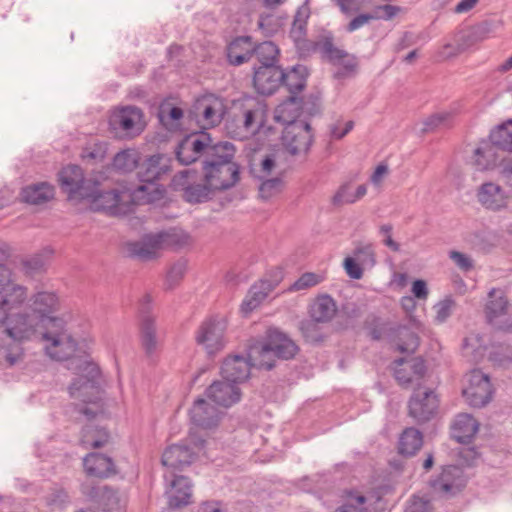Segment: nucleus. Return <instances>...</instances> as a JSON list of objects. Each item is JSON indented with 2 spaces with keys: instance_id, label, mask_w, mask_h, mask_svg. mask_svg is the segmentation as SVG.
Returning a JSON list of instances; mask_svg holds the SVG:
<instances>
[{
  "instance_id": "nucleus-1",
  "label": "nucleus",
  "mask_w": 512,
  "mask_h": 512,
  "mask_svg": "<svg viewBox=\"0 0 512 512\" xmlns=\"http://www.w3.org/2000/svg\"><path fill=\"white\" fill-rule=\"evenodd\" d=\"M69 368L75 369L78 375L69 386L70 396L83 402V405H76L75 409L88 419H92L102 410L99 404L101 400L99 368L95 363L85 359L72 360Z\"/></svg>"
},
{
  "instance_id": "nucleus-2",
  "label": "nucleus",
  "mask_w": 512,
  "mask_h": 512,
  "mask_svg": "<svg viewBox=\"0 0 512 512\" xmlns=\"http://www.w3.org/2000/svg\"><path fill=\"white\" fill-rule=\"evenodd\" d=\"M203 161L204 181L216 190L233 187L239 180V166L233 161L235 149L230 142H219Z\"/></svg>"
},
{
  "instance_id": "nucleus-3",
  "label": "nucleus",
  "mask_w": 512,
  "mask_h": 512,
  "mask_svg": "<svg viewBox=\"0 0 512 512\" xmlns=\"http://www.w3.org/2000/svg\"><path fill=\"white\" fill-rule=\"evenodd\" d=\"M299 347L285 333L276 328L267 330L265 341H254L248 346L250 360L257 368L271 370L275 359L290 360L296 356Z\"/></svg>"
},
{
  "instance_id": "nucleus-4",
  "label": "nucleus",
  "mask_w": 512,
  "mask_h": 512,
  "mask_svg": "<svg viewBox=\"0 0 512 512\" xmlns=\"http://www.w3.org/2000/svg\"><path fill=\"white\" fill-rule=\"evenodd\" d=\"M48 344L47 354L58 361L70 359L76 351V341L67 333L63 319H53L48 330L43 332V339Z\"/></svg>"
},
{
  "instance_id": "nucleus-5",
  "label": "nucleus",
  "mask_w": 512,
  "mask_h": 512,
  "mask_svg": "<svg viewBox=\"0 0 512 512\" xmlns=\"http://www.w3.org/2000/svg\"><path fill=\"white\" fill-rule=\"evenodd\" d=\"M53 319L39 318L36 314L18 313L6 321V333L14 340H28L33 336H41L48 330Z\"/></svg>"
},
{
  "instance_id": "nucleus-6",
  "label": "nucleus",
  "mask_w": 512,
  "mask_h": 512,
  "mask_svg": "<svg viewBox=\"0 0 512 512\" xmlns=\"http://www.w3.org/2000/svg\"><path fill=\"white\" fill-rule=\"evenodd\" d=\"M225 112L223 101L213 95L206 94L197 98L189 109V117L202 128H212L221 123Z\"/></svg>"
},
{
  "instance_id": "nucleus-7",
  "label": "nucleus",
  "mask_w": 512,
  "mask_h": 512,
  "mask_svg": "<svg viewBox=\"0 0 512 512\" xmlns=\"http://www.w3.org/2000/svg\"><path fill=\"white\" fill-rule=\"evenodd\" d=\"M112 130L122 138H134L145 129L143 111L135 106H125L115 110L109 120Z\"/></svg>"
},
{
  "instance_id": "nucleus-8",
  "label": "nucleus",
  "mask_w": 512,
  "mask_h": 512,
  "mask_svg": "<svg viewBox=\"0 0 512 512\" xmlns=\"http://www.w3.org/2000/svg\"><path fill=\"white\" fill-rule=\"evenodd\" d=\"M233 106L237 111L236 117L242 122L247 133L255 134L264 126L267 113L264 101L256 97L244 96L234 101Z\"/></svg>"
},
{
  "instance_id": "nucleus-9",
  "label": "nucleus",
  "mask_w": 512,
  "mask_h": 512,
  "mask_svg": "<svg viewBox=\"0 0 512 512\" xmlns=\"http://www.w3.org/2000/svg\"><path fill=\"white\" fill-rule=\"evenodd\" d=\"M93 190V195L86 199L91 201L94 210L103 211L112 216L126 215L132 211L133 203L128 193H120L117 190L102 192L98 189L96 182Z\"/></svg>"
},
{
  "instance_id": "nucleus-10",
  "label": "nucleus",
  "mask_w": 512,
  "mask_h": 512,
  "mask_svg": "<svg viewBox=\"0 0 512 512\" xmlns=\"http://www.w3.org/2000/svg\"><path fill=\"white\" fill-rule=\"evenodd\" d=\"M211 148H215L212 138L206 132L192 133L185 136L175 149L179 163L189 165L201 156L207 159L211 155Z\"/></svg>"
},
{
  "instance_id": "nucleus-11",
  "label": "nucleus",
  "mask_w": 512,
  "mask_h": 512,
  "mask_svg": "<svg viewBox=\"0 0 512 512\" xmlns=\"http://www.w3.org/2000/svg\"><path fill=\"white\" fill-rule=\"evenodd\" d=\"M314 135L308 122H290L284 128L282 142L291 155H306L313 143Z\"/></svg>"
},
{
  "instance_id": "nucleus-12",
  "label": "nucleus",
  "mask_w": 512,
  "mask_h": 512,
  "mask_svg": "<svg viewBox=\"0 0 512 512\" xmlns=\"http://www.w3.org/2000/svg\"><path fill=\"white\" fill-rule=\"evenodd\" d=\"M462 394L472 407L481 408L487 405L493 395L488 375L478 369L472 370L467 375V385L463 388Z\"/></svg>"
},
{
  "instance_id": "nucleus-13",
  "label": "nucleus",
  "mask_w": 512,
  "mask_h": 512,
  "mask_svg": "<svg viewBox=\"0 0 512 512\" xmlns=\"http://www.w3.org/2000/svg\"><path fill=\"white\" fill-rule=\"evenodd\" d=\"M59 182L69 199H86L93 195L94 181L85 179L78 165H69L59 172Z\"/></svg>"
},
{
  "instance_id": "nucleus-14",
  "label": "nucleus",
  "mask_w": 512,
  "mask_h": 512,
  "mask_svg": "<svg viewBox=\"0 0 512 512\" xmlns=\"http://www.w3.org/2000/svg\"><path fill=\"white\" fill-rule=\"evenodd\" d=\"M467 478L461 467L449 465L431 479L430 486L435 494L442 498H451L459 493L466 485Z\"/></svg>"
},
{
  "instance_id": "nucleus-15",
  "label": "nucleus",
  "mask_w": 512,
  "mask_h": 512,
  "mask_svg": "<svg viewBox=\"0 0 512 512\" xmlns=\"http://www.w3.org/2000/svg\"><path fill=\"white\" fill-rule=\"evenodd\" d=\"M224 319L211 318L204 321L196 333V342L204 347L209 355L221 351L226 344Z\"/></svg>"
},
{
  "instance_id": "nucleus-16",
  "label": "nucleus",
  "mask_w": 512,
  "mask_h": 512,
  "mask_svg": "<svg viewBox=\"0 0 512 512\" xmlns=\"http://www.w3.org/2000/svg\"><path fill=\"white\" fill-rule=\"evenodd\" d=\"M439 406L437 395L432 389H415L409 403V415L417 422L429 421L436 413Z\"/></svg>"
},
{
  "instance_id": "nucleus-17",
  "label": "nucleus",
  "mask_w": 512,
  "mask_h": 512,
  "mask_svg": "<svg viewBox=\"0 0 512 512\" xmlns=\"http://www.w3.org/2000/svg\"><path fill=\"white\" fill-rule=\"evenodd\" d=\"M509 303L501 289L493 288L488 293L485 306L487 321L497 329L505 330L511 326L508 317Z\"/></svg>"
},
{
  "instance_id": "nucleus-18",
  "label": "nucleus",
  "mask_w": 512,
  "mask_h": 512,
  "mask_svg": "<svg viewBox=\"0 0 512 512\" xmlns=\"http://www.w3.org/2000/svg\"><path fill=\"white\" fill-rule=\"evenodd\" d=\"M284 70L278 65L254 67L253 85L262 95H272L281 85Z\"/></svg>"
},
{
  "instance_id": "nucleus-19",
  "label": "nucleus",
  "mask_w": 512,
  "mask_h": 512,
  "mask_svg": "<svg viewBox=\"0 0 512 512\" xmlns=\"http://www.w3.org/2000/svg\"><path fill=\"white\" fill-rule=\"evenodd\" d=\"M251 367L257 366L252 363L248 354L247 358L240 355L227 357L221 366V375L225 381L235 385L248 379Z\"/></svg>"
},
{
  "instance_id": "nucleus-20",
  "label": "nucleus",
  "mask_w": 512,
  "mask_h": 512,
  "mask_svg": "<svg viewBox=\"0 0 512 512\" xmlns=\"http://www.w3.org/2000/svg\"><path fill=\"white\" fill-rule=\"evenodd\" d=\"M194 448L186 444H175L169 446L162 455L163 466L172 470H182L189 466L195 459Z\"/></svg>"
},
{
  "instance_id": "nucleus-21",
  "label": "nucleus",
  "mask_w": 512,
  "mask_h": 512,
  "mask_svg": "<svg viewBox=\"0 0 512 512\" xmlns=\"http://www.w3.org/2000/svg\"><path fill=\"white\" fill-rule=\"evenodd\" d=\"M190 419L197 427L211 429L218 425L220 412L205 399H198L190 410Z\"/></svg>"
},
{
  "instance_id": "nucleus-22",
  "label": "nucleus",
  "mask_w": 512,
  "mask_h": 512,
  "mask_svg": "<svg viewBox=\"0 0 512 512\" xmlns=\"http://www.w3.org/2000/svg\"><path fill=\"white\" fill-rule=\"evenodd\" d=\"M207 397L214 403L230 407L240 400V390L227 381H215L206 390Z\"/></svg>"
},
{
  "instance_id": "nucleus-23",
  "label": "nucleus",
  "mask_w": 512,
  "mask_h": 512,
  "mask_svg": "<svg viewBox=\"0 0 512 512\" xmlns=\"http://www.w3.org/2000/svg\"><path fill=\"white\" fill-rule=\"evenodd\" d=\"M191 482L185 476H176L171 481L169 490L166 491L168 505L172 509L182 508L191 503Z\"/></svg>"
},
{
  "instance_id": "nucleus-24",
  "label": "nucleus",
  "mask_w": 512,
  "mask_h": 512,
  "mask_svg": "<svg viewBox=\"0 0 512 512\" xmlns=\"http://www.w3.org/2000/svg\"><path fill=\"white\" fill-rule=\"evenodd\" d=\"M83 467L90 477L107 478L115 473L112 459L101 453H90L83 459Z\"/></svg>"
},
{
  "instance_id": "nucleus-25",
  "label": "nucleus",
  "mask_w": 512,
  "mask_h": 512,
  "mask_svg": "<svg viewBox=\"0 0 512 512\" xmlns=\"http://www.w3.org/2000/svg\"><path fill=\"white\" fill-rule=\"evenodd\" d=\"M167 158L162 154L152 155L146 159L138 170V178L143 183H153L168 171Z\"/></svg>"
},
{
  "instance_id": "nucleus-26",
  "label": "nucleus",
  "mask_w": 512,
  "mask_h": 512,
  "mask_svg": "<svg viewBox=\"0 0 512 512\" xmlns=\"http://www.w3.org/2000/svg\"><path fill=\"white\" fill-rule=\"evenodd\" d=\"M251 37L242 36L234 39L227 47V58L230 64L239 66L248 62L253 56Z\"/></svg>"
},
{
  "instance_id": "nucleus-27",
  "label": "nucleus",
  "mask_w": 512,
  "mask_h": 512,
  "mask_svg": "<svg viewBox=\"0 0 512 512\" xmlns=\"http://www.w3.org/2000/svg\"><path fill=\"white\" fill-rule=\"evenodd\" d=\"M478 201L487 209L499 210L506 205L502 188L492 182L484 183L477 193Z\"/></svg>"
},
{
  "instance_id": "nucleus-28",
  "label": "nucleus",
  "mask_w": 512,
  "mask_h": 512,
  "mask_svg": "<svg viewBox=\"0 0 512 512\" xmlns=\"http://www.w3.org/2000/svg\"><path fill=\"white\" fill-rule=\"evenodd\" d=\"M32 313L39 318L60 319L52 316L58 309V298L52 292H39L31 298Z\"/></svg>"
},
{
  "instance_id": "nucleus-29",
  "label": "nucleus",
  "mask_w": 512,
  "mask_h": 512,
  "mask_svg": "<svg viewBox=\"0 0 512 512\" xmlns=\"http://www.w3.org/2000/svg\"><path fill=\"white\" fill-rule=\"evenodd\" d=\"M161 248H163L161 237L155 234L145 237L142 241L131 243L129 252L140 260L147 261L156 258Z\"/></svg>"
},
{
  "instance_id": "nucleus-30",
  "label": "nucleus",
  "mask_w": 512,
  "mask_h": 512,
  "mask_svg": "<svg viewBox=\"0 0 512 512\" xmlns=\"http://www.w3.org/2000/svg\"><path fill=\"white\" fill-rule=\"evenodd\" d=\"M307 76V68L303 65H296L288 72L284 71L282 85L286 86L290 93L288 97L290 102L297 101L296 95L305 88Z\"/></svg>"
},
{
  "instance_id": "nucleus-31",
  "label": "nucleus",
  "mask_w": 512,
  "mask_h": 512,
  "mask_svg": "<svg viewBox=\"0 0 512 512\" xmlns=\"http://www.w3.org/2000/svg\"><path fill=\"white\" fill-rule=\"evenodd\" d=\"M479 428L478 422L469 414H459L452 426V436L459 443H469Z\"/></svg>"
},
{
  "instance_id": "nucleus-32",
  "label": "nucleus",
  "mask_w": 512,
  "mask_h": 512,
  "mask_svg": "<svg viewBox=\"0 0 512 512\" xmlns=\"http://www.w3.org/2000/svg\"><path fill=\"white\" fill-rule=\"evenodd\" d=\"M141 345L146 355L151 356L158 347V338L156 334L155 318L150 314L142 316L140 324Z\"/></svg>"
},
{
  "instance_id": "nucleus-33",
  "label": "nucleus",
  "mask_w": 512,
  "mask_h": 512,
  "mask_svg": "<svg viewBox=\"0 0 512 512\" xmlns=\"http://www.w3.org/2000/svg\"><path fill=\"white\" fill-rule=\"evenodd\" d=\"M27 299V288L14 283H9L0 288V301L7 313L21 306Z\"/></svg>"
},
{
  "instance_id": "nucleus-34",
  "label": "nucleus",
  "mask_w": 512,
  "mask_h": 512,
  "mask_svg": "<svg viewBox=\"0 0 512 512\" xmlns=\"http://www.w3.org/2000/svg\"><path fill=\"white\" fill-rule=\"evenodd\" d=\"M109 440V434L105 428L90 422L86 424L81 433L80 443L86 448H100Z\"/></svg>"
},
{
  "instance_id": "nucleus-35",
  "label": "nucleus",
  "mask_w": 512,
  "mask_h": 512,
  "mask_svg": "<svg viewBox=\"0 0 512 512\" xmlns=\"http://www.w3.org/2000/svg\"><path fill=\"white\" fill-rule=\"evenodd\" d=\"M21 195L25 202L40 205L53 198L54 188L50 184L42 182L25 187Z\"/></svg>"
},
{
  "instance_id": "nucleus-36",
  "label": "nucleus",
  "mask_w": 512,
  "mask_h": 512,
  "mask_svg": "<svg viewBox=\"0 0 512 512\" xmlns=\"http://www.w3.org/2000/svg\"><path fill=\"white\" fill-rule=\"evenodd\" d=\"M337 312L335 301L332 297L324 295L318 297L311 307V317L315 322L326 323L333 319Z\"/></svg>"
},
{
  "instance_id": "nucleus-37",
  "label": "nucleus",
  "mask_w": 512,
  "mask_h": 512,
  "mask_svg": "<svg viewBox=\"0 0 512 512\" xmlns=\"http://www.w3.org/2000/svg\"><path fill=\"white\" fill-rule=\"evenodd\" d=\"M157 116L166 129L173 130L179 127L184 111L182 108L174 106L171 101L164 100L159 105Z\"/></svg>"
},
{
  "instance_id": "nucleus-38",
  "label": "nucleus",
  "mask_w": 512,
  "mask_h": 512,
  "mask_svg": "<svg viewBox=\"0 0 512 512\" xmlns=\"http://www.w3.org/2000/svg\"><path fill=\"white\" fill-rule=\"evenodd\" d=\"M423 445V435L415 428H407L399 438V453L405 456H413Z\"/></svg>"
},
{
  "instance_id": "nucleus-39",
  "label": "nucleus",
  "mask_w": 512,
  "mask_h": 512,
  "mask_svg": "<svg viewBox=\"0 0 512 512\" xmlns=\"http://www.w3.org/2000/svg\"><path fill=\"white\" fill-rule=\"evenodd\" d=\"M497 159L496 147L492 143L485 144L475 149L472 164L476 170L484 171L493 168Z\"/></svg>"
},
{
  "instance_id": "nucleus-40",
  "label": "nucleus",
  "mask_w": 512,
  "mask_h": 512,
  "mask_svg": "<svg viewBox=\"0 0 512 512\" xmlns=\"http://www.w3.org/2000/svg\"><path fill=\"white\" fill-rule=\"evenodd\" d=\"M486 352V345L483 337L476 333H471L464 338L462 343V353L469 360L478 362Z\"/></svg>"
},
{
  "instance_id": "nucleus-41",
  "label": "nucleus",
  "mask_w": 512,
  "mask_h": 512,
  "mask_svg": "<svg viewBox=\"0 0 512 512\" xmlns=\"http://www.w3.org/2000/svg\"><path fill=\"white\" fill-rule=\"evenodd\" d=\"M271 291V285L268 281H261L253 285L242 303V311L249 313L253 311L267 297Z\"/></svg>"
},
{
  "instance_id": "nucleus-42",
  "label": "nucleus",
  "mask_w": 512,
  "mask_h": 512,
  "mask_svg": "<svg viewBox=\"0 0 512 512\" xmlns=\"http://www.w3.org/2000/svg\"><path fill=\"white\" fill-rule=\"evenodd\" d=\"M279 49L272 41H264L253 47V55L256 56L259 66L277 65Z\"/></svg>"
},
{
  "instance_id": "nucleus-43",
  "label": "nucleus",
  "mask_w": 512,
  "mask_h": 512,
  "mask_svg": "<svg viewBox=\"0 0 512 512\" xmlns=\"http://www.w3.org/2000/svg\"><path fill=\"white\" fill-rule=\"evenodd\" d=\"M139 162L137 151L126 149L118 152L113 158V167L121 173L133 171Z\"/></svg>"
},
{
  "instance_id": "nucleus-44",
  "label": "nucleus",
  "mask_w": 512,
  "mask_h": 512,
  "mask_svg": "<svg viewBox=\"0 0 512 512\" xmlns=\"http://www.w3.org/2000/svg\"><path fill=\"white\" fill-rule=\"evenodd\" d=\"M508 125H512V120L491 131L489 137L496 148L512 152V131L509 130Z\"/></svg>"
},
{
  "instance_id": "nucleus-45",
  "label": "nucleus",
  "mask_w": 512,
  "mask_h": 512,
  "mask_svg": "<svg viewBox=\"0 0 512 512\" xmlns=\"http://www.w3.org/2000/svg\"><path fill=\"white\" fill-rule=\"evenodd\" d=\"M161 237L163 247L171 246L175 249H181L192 244L191 236L183 230H172L158 233Z\"/></svg>"
},
{
  "instance_id": "nucleus-46",
  "label": "nucleus",
  "mask_w": 512,
  "mask_h": 512,
  "mask_svg": "<svg viewBox=\"0 0 512 512\" xmlns=\"http://www.w3.org/2000/svg\"><path fill=\"white\" fill-rule=\"evenodd\" d=\"M397 336L399 338L397 347L400 352L413 353L418 348L419 337L409 328L399 326L397 328Z\"/></svg>"
},
{
  "instance_id": "nucleus-47",
  "label": "nucleus",
  "mask_w": 512,
  "mask_h": 512,
  "mask_svg": "<svg viewBox=\"0 0 512 512\" xmlns=\"http://www.w3.org/2000/svg\"><path fill=\"white\" fill-rule=\"evenodd\" d=\"M98 500L107 512H116L121 509L123 504L120 493L108 486L102 487Z\"/></svg>"
},
{
  "instance_id": "nucleus-48",
  "label": "nucleus",
  "mask_w": 512,
  "mask_h": 512,
  "mask_svg": "<svg viewBox=\"0 0 512 512\" xmlns=\"http://www.w3.org/2000/svg\"><path fill=\"white\" fill-rule=\"evenodd\" d=\"M215 190L206 181L204 184L192 182L189 187L186 188L183 198L189 203H201L209 199L211 191Z\"/></svg>"
},
{
  "instance_id": "nucleus-49",
  "label": "nucleus",
  "mask_w": 512,
  "mask_h": 512,
  "mask_svg": "<svg viewBox=\"0 0 512 512\" xmlns=\"http://www.w3.org/2000/svg\"><path fill=\"white\" fill-rule=\"evenodd\" d=\"M317 48L324 58L333 63H340L347 56V53L334 46L331 38H325L317 44Z\"/></svg>"
},
{
  "instance_id": "nucleus-50",
  "label": "nucleus",
  "mask_w": 512,
  "mask_h": 512,
  "mask_svg": "<svg viewBox=\"0 0 512 512\" xmlns=\"http://www.w3.org/2000/svg\"><path fill=\"white\" fill-rule=\"evenodd\" d=\"M365 503L366 498L363 495L350 491L345 503L336 512H368Z\"/></svg>"
},
{
  "instance_id": "nucleus-51",
  "label": "nucleus",
  "mask_w": 512,
  "mask_h": 512,
  "mask_svg": "<svg viewBox=\"0 0 512 512\" xmlns=\"http://www.w3.org/2000/svg\"><path fill=\"white\" fill-rule=\"evenodd\" d=\"M393 364H396L397 366L406 365L413 376V382L420 381L426 372L425 363L422 359L419 358H414L410 360L399 358L395 360Z\"/></svg>"
},
{
  "instance_id": "nucleus-52",
  "label": "nucleus",
  "mask_w": 512,
  "mask_h": 512,
  "mask_svg": "<svg viewBox=\"0 0 512 512\" xmlns=\"http://www.w3.org/2000/svg\"><path fill=\"white\" fill-rule=\"evenodd\" d=\"M353 255L365 269H371L376 263L375 252L370 244L357 247Z\"/></svg>"
},
{
  "instance_id": "nucleus-53",
  "label": "nucleus",
  "mask_w": 512,
  "mask_h": 512,
  "mask_svg": "<svg viewBox=\"0 0 512 512\" xmlns=\"http://www.w3.org/2000/svg\"><path fill=\"white\" fill-rule=\"evenodd\" d=\"M323 281V277L313 272L303 273L291 286V291H301L314 287Z\"/></svg>"
},
{
  "instance_id": "nucleus-54",
  "label": "nucleus",
  "mask_w": 512,
  "mask_h": 512,
  "mask_svg": "<svg viewBox=\"0 0 512 512\" xmlns=\"http://www.w3.org/2000/svg\"><path fill=\"white\" fill-rule=\"evenodd\" d=\"M187 271V262L185 260H179L175 262L167 273V285L168 288L172 289L175 287L184 277Z\"/></svg>"
},
{
  "instance_id": "nucleus-55",
  "label": "nucleus",
  "mask_w": 512,
  "mask_h": 512,
  "mask_svg": "<svg viewBox=\"0 0 512 512\" xmlns=\"http://www.w3.org/2000/svg\"><path fill=\"white\" fill-rule=\"evenodd\" d=\"M489 358L495 364L506 366L512 363V347L500 345L490 352Z\"/></svg>"
},
{
  "instance_id": "nucleus-56",
  "label": "nucleus",
  "mask_w": 512,
  "mask_h": 512,
  "mask_svg": "<svg viewBox=\"0 0 512 512\" xmlns=\"http://www.w3.org/2000/svg\"><path fill=\"white\" fill-rule=\"evenodd\" d=\"M346 191L347 185H344L339 189V191L335 194L333 198L335 204L354 203L367 193V187L366 185H359L356 189L354 196H346Z\"/></svg>"
},
{
  "instance_id": "nucleus-57",
  "label": "nucleus",
  "mask_w": 512,
  "mask_h": 512,
  "mask_svg": "<svg viewBox=\"0 0 512 512\" xmlns=\"http://www.w3.org/2000/svg\"><path fill=\"white\" fill-rule=\"evenodd\" d=\"M195 178V172L191 170H184L176 174L172 179V186L174 190L182 191L183 194L186 192V188L192 183V179Z\"/></svg>"
},
{
  "instance_id": "nucleus-58",
  "label": "nucleus",
  "mask_w": 512,
  "mask_h": 512,
  "mask_svg": "<svg viewBox=\"0 0 512 512\" xmlns=\"http://www.w3.org/2000/svg\"><path fill=\"white\" fill-rule=\"evenodd\" d=\"M452 114L450 112H440L428 117L423 125L422 132H430L434 129L444 125L450 118Z\"/></svg>"
},
{
  "instance_id": "nucleus-59",
  "label": "nucleus",
  "mask_w": 512,
  "mask_h": 512,
  "mask_svg": "<svg viewBox=\"0 0 512 512\" xmlns=\"http://www.w3.org/2000/svg\"><path fill=\"white\" fill-rule=\"evenodd\" d=\"M306 25V18L302 17L300 12H298L290 30V36L295 42H299L304 39L306 35Z\"/></svg>"
},
{
  "instance_id": "nucleus-60",
  "label": "nucleus",
  "mask_w": 512,
  "mask_h": 512,
  "mask_svg": "<svg viewBox=\"0 0 512 512\" xmlns=\"http://www.w3.org/2000/svg\"><path fill=\"white\" fill-rule=\"evenodd\" d=\"M106 154L105 144H95L92 147H86L81 156L86 161H101L104 159Z\"/></svg>"
},
{
  "instance_id": "nucleus-61",
  "label": "nucleus",
  "mask_w": 512,
  "mask_h": 512,
  "mask_svg": "<svg viewBox=\"0 0 512 512\" xmlns=\"http://www.w3.org/2000/svg\"><path fill=\"white\" fill-rule=\"evenodd\" d=\"M344 267L348 276L352 279H361L363 276V270L365 269L357 260L353 257H347L344 260Z\"/></svg>"
},
{
  "instance_id": "nucleus-62",
  "label": "nucleus",
  "mask_w": 512,
  "mask_h": 512,
  "mask_svg": "<svg viewBox=\"0 0 512 512\" xmlns=\"http://www.w3.org/2000/svg\"><path fill=\"white\" fill-rule=\"evenodd\" d=\"M400 11H401V8L399 6L385 4V5H380V6L376 7L373 14L375 16V20L376 19L391 20Z\"/></svg>"
},
{
  "instance_id": "nucleus-63",
  "label": "nucleus",
  "mask_w": 512,
  "mask_h": 512,
  "mask_svg": "<svg viewBox=\"0 0 512 512\" xmlns=\"http://www.w3.org/2000/svg\"><path fill=\"white\" fill-rule=\"evenodd\" d=\"M281 180L279 178H272L264 181L260 188L259 193L263 199H268L273 194L280 190Z\"/></svg>"
},
{
  "instance_id": "nucleus-64",
  "label": "nucleus",
  "mask_w": 512,
  "mask_h": 512,
  "mask_svg": "<svg viewBox=\"0 0 512 512\" xmlns=\"http://www.w3.org/2000/svg\"><path fill=\"white\" fill-rule=\"evenodd\" d=\"M449 257L463 271H470L474 267L473 260L464 253L451 251Z\"/></svg>"
}]
</instances>
